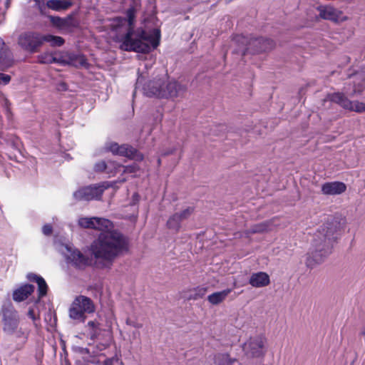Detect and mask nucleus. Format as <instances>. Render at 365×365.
<instances>
[{"instance_id": "f257e3e1", "label": "nucleus", "mask_w": 365, "mask_h": 365, "mask_svg": "<svg viewBox=\"0 0 365 365\" xmlns=\"http://www.w3.org/2000/svg\"><path fill=\"white\" fill-rule=\"evenodd\" d=\"M95 230L101 232L91 245V252L103 267H110L119 256L129 249L128 238L118 230H113V222L106 218L96 217Z\"/></svg>"}, {"instance_id": "f03ea898", "label": "nucleus", "mask_w": 365, "mask_h": 365, "mask_svg": "<svg viewBox=\"0 0 365 365\" xmlns=\"http://www.w3.org/2000/svg\"><path fill=\"white\" fill-rule=\"evenodd\" d=\"M340 223L333 218L321 225L313 236L309 252L307 253L306 265L313 268L322 263L330 253L336 234L340 230Z\"/></svg>"}, {"instance_id": "7ed1b4c3", "label": "nucleus", "mask_w": 365, "mask_h": 365, "mask_svg": "<svg viewBox=\"0 0 365 365\" xmlns=\"http://www.w3.org/2000/svg\"><path fill=\"white\" fill-rule=\"evenodd\" d=\"M128 21V30L123 36L120 46V49L126 51H135L137 53H149L155 49L160 43V31L154 29L147 32L142 29H133L135 19V10L130 8L126 11Z\"/></svg>"}, {"instance_id": "20e7f679", "label": "nucleus", "mask_w": 365, "mask_h": 365, "mask_svg": "<svg viewBox=\"0 0 365 365\" xmlns=\"http://www.w3.org/2000/svg\"><path fill=\"white\" fill-rule=\"evenodd\" d=\"M144 93L149 96L160 98H174L182 97L187 91L185 85L175 81H168L165 76L155 78L143 86Z\"/></svg>"}, {"instance_id": "39448f33", "label": "nucleus", "mask_w": 365, "mask_h": 365, "mask_svg": "<svg viewBox=\"0 0 365 365\" xmlns=\"http://www.w3.org/2000/svg\"><path fill=\"white\" fill-rule=\"evenodd\" d=\"M2 329L4 333L17 341L16 349L23 347L27 339L26 333L19 327V317L17 312L11 308L2 310Z\"/></svg>"}, {"instance_id": "423d86ee", "label": "nucleus", "mask_w": 365, "mask_h": 365, "mask_svg": "<svg viewBox=\"0 0 365 365\" xmlns=\"http://www.w3.org/2000/svg\"><path fill=\"white\" fill-rule=\"evenodd\" d=\"M235 41L245 46L240 49L242 56L247 53H257L272 49L274 47V43L272 40L264 38H248L244 36H239Z\"/></svg>"}, {"instance_id": "0eeeda50", "label": "nucleus", "mask_w": 365, "mask_h": 365, "mask_svg": "<svg viewBox=\"0 0 365 365\" xmlns=\"http://www.w3.org/2000/svg\"><path fill=\"white\" fill-rule=\"evenodd\" d=\"M95 309V305L89 297L80 295L76 297L71 304L69 317L78 322H83L86 314L93 313Z\"/></svg>"}, {"instance_id": "6e6552de", "label": "nucleus", "mask_w": 365, "mask_h": 365, "mask_svg": "<svg viewBox=\"0 0 365 365\" xmlns=\"http://www.w3.org/2000/svg\"><path fill=\"white\" fill-rule=\"evenodd\" d=\"M267 339L262 336L250 338L243 345L245 354L249 358L263 357L265 354Z\"/></svg>"}, {"instance_id": "1a4fd4ad", "label": "nucleus", "mask_w": 365, "mask_h": 365, "mask_svg": "<svg viewBox=\"0 0 365 365\" xmlns=\"http://www.w3.org/2000/svg\"><path fill=\"white\" fill-rule=\"evenodd\" d=\"M106 188L107 186L104 184L84 187L76 191L73 193V197L78 201L99 200Z\"/></svg>"}, {"instance_id": "9d476101", "label": "nucleus", "mask_w": 365, "mask_h": 365, "mask_svg": "<svg viewBox=\"0 0 365 365\" xmlns=\"http://www.w3.org/2000/svg\"><path fill=\"white\" fill-rule=\"evenodd\" d=\"M75 13H72L65 18L51 16L50 21L54 26L63 33H71L79 26V21L75 18Z\"/></svg>"}, {"instance_id": "9b49d317", "label": "nucleus", "mask_w": 365, "mask_h": 365, "mask_svg": "<svg viewBox=\"0 0 365 365\" xmlns=\"http://www.w3.org/2000/svg\"><path fill=\"white\" fill-rule=\"evenodd\" d=\"M329 101L340 105L345 109L356 112L365 111V103L349 101L343 93H334L328 96Z\"/></svg>"}, {"instance_id": "f8f14e48", "label": "nucleus", "mask_w": 365, "mask_h": 365, "mask_svg": "<svg viewBox=\"0 0 365 365\" xmlns=\"http://www.w3.org/2000/svg\"><path fill=\"white\" fill-rule=\"evenodd\" d=\"M19 44L26 51L34 53L42 45V35L25 33L19 36Z\"/></svg>"}, {"instance_id": "ddd939ff", "label": "nucleus", "mask_w": 365, "mask_h": 365, "mask_svg": "<svg viewBox=\"0 0 365 365\" xmlns=\"http://www.w3.org/2000/svg\"><path fill=\"white\" fill-rule=\"evenodd\" d=\"M319 16L321 19L329 20L335 23L346 21L349 19L343 16L342 11L331 6H320L317 7Z\"/></svg>"}, {"instance_id": "4468645a", "label": "nucleus", "mask_w": 365, "mask_h": 365, "mask_svg": "<svg viewBox=\"0 0 365 365\" xmlns=\"http://www.w3.org/2000/svg\"><path fill=\"white\" fill-rule=\"evenodd\" d=\"M106 149L114 155L128 157L136 160H142L143 155L138 154L137 150L128 145H118L116 143H110L107 145Z\"/></svg>"}, {"instance_id": "2eb2a0df", "label": "nucleus", "mask_w": 365, "mask_h": 365, "mask_svg": "<svg viewBox=\"0 0 365 365\" xmlns=\"http://www.w3.org/2000/svg\"><path fill=\"white\" fill-rule=\"evenodd\" d=\"M193 207H188L180 212H176L173 214L170 217L167 222L168 227L178 232L180 228V222L185 220L188 219L193 213Z\"/></svg>"}, {"instance_id": "dca6fc26", "label": "nucleus", "mask_w": 365, "mask_h": 365, "mask_svg": "<svg viewBox=\"0 0 365 365\" xmlns=\"http://www.w3.org/2000/svg\"><path fill=\"white\" fill-rule=\"evenodd\" d=\"M67 259L78 268H83L90 264L88 257L83 255L78 250L68 249Z\"/></svg>"}, {"instance_id": "f3484780", "label": "nucleus", "mask_w": 365, "mask_h": 365, "mask_svg": "<svg viewBox=\"0 0 365 365\" xmlns=\"http://www.w3.org/2000/svg\"><path fill=\"white\" fill-rule=\"evenodd\" d=\"M346 185L339 181L327 182L322 185L321 191L325 195H338L344 192Z\"/></svg>"}, {"instance_id": "a211bd4d", "label": "nucleus", "mask_w": 365, "mask_h": 365, "mask_svg": "<svg viewBox=\"0 0 365 365\" xmlns=\"http://www.w3.org/2000/svg\"><path fill=\"white\" fill-rule=\"evenodd\" d=\"M14 60L12 54L4 41L0 40V68L4 70L11 67Z\"/></svg>"}, {"instance_id": "6ab92c4d", "label": "nucleus", "mask_w": 365, "mask_h": 365, "mask_svg": "<svg viewBox=\"0 0 365 365\" xmlns=\"http://www.w3.org/2000/svg\"><path fill=\"white\" fill-rule=\"evenodd\" d=\"M249 283L257 288L266 287L270 283L269 276L264 272L253 273L250 276Z\"/></svg>"}, {"instance_id": "aec40b11", "label": "nucleus", "mask_w": 365, "mask_h": 365, "mask_svg": "<svg viewBox=\"0 0 365 365\" xmlns=\"http://www.w3.org/2000/svg\"><path fill=\"white\" fill-rule=\"evenodd\" d=\"M207 292V287H197L182 292V297L186 300H197L203 297Z\"/></svg>"}, {"instance_id": "412c9836", "label": "nucleus", "mask_w": 365, "mask_h": 365, "mask_svg": "<svg viewBox=\"0 0 365 365\" xmlns=\"http://www.w3.org/2000/svg\"><path fill=\"white\" fill-rule=\"evenodd\" d=\"M34 290L31 284H25L16 289L13 293V299L16 302H22L27 299Z\"/></svg>"}, {"instance_id": "4be33fe9", "label": "nucleus", "mask_w": 365, "mask_h": 365, "mask_svg": "<svg viewBox=\"0 0 365 365\" xmlns=\"http://www.w3.org/2000/svg\"><path fill=\"white\" fill-rule=\"evenodd\" d=\"M73 5L71 0H48L46 6L53 11H66Z\"/></svg>"}, {"instance_id": "5701e85b", "label": "nucleus", "mask_w": 365, "mask_h": 365, "mask_svg": "<svg viewBox=\"0 0 365 365\" xmlns=\"http://www.w3.org/2000/svg\"><path fill=\"white\" fill-rule=\"evenodd\" d=\"M231 292V289H227L220 292H214L207 297V301L212 305L220 304L225 300Z\"/></svg>"}, {"instance_id": "b1692460", "label": "nucleus", "mask_w": 365, "mask_h": 365, "mask_svg": "<svg viewBox=\"0 0 365 365\" xmlns=\"http://www.w3.org/2000/svg\"><path fill=\"white\" fill-rule=\"evenodd\" d=\"M48 42L51 46H61L64 43V39L61 36L51 34L42 35V43Z\"/></svg>"}, {"instance_id": "393cba45", "label": "nucleus", "mask_w": 365, "mask_h": 365, "mask_svg": "<svg viewBox=\"0 0 365 365\" xmlns=\"http://www.w3.org/2000/svg\"><path fill=\"white\" fill-rule=\"evenodd\" d=\"M269 223L267 222H262L259 224H256L252 226L250 229L247 230L245 232V235L246 236H249L250 235L256 234V233H262L268 230Z\"/></svg>"}, {"instance_id": "a878e982", "label": "nucleus", "mask_w": 365, "mask_h": 365, "mask_svg": "<svg viewBox=\"0 0 365 365\" xmlns=\"http://www.w3.org/2000/svg\"><path fill=\"white\" fill-rule=\"evenodd\" d=\"M215 363L217 365H234L237 363L236 359H232L227 354H218L215 356Z\"/></svg>"}, {"instance_id": "bb28decb", "label": "nucleus", "mask_w": 365, "mask_h": 365, "mask_svg": "<svg viewBox=\"0 0 365 365\" xmlns=\"http://www.w3.org/2000/svg\"><path fill=\"white\" fill-rule=\"evenodd\" d=\"M96 217H81L78 224L80 227L87 229H95L96 223Z\"/></svg>"}, {"instance_id": "cd10ccee", "label": "nucleus", "mask_w": 365, "mask_h": 365, "mask_svg": "<svg viewBox=\"0 0 365 365\" xmlns=\"http://www.w3.org/2000/svg\"><path fill=\"white\" fill-rule=\"evenodd\" d=\"M91 339H96L100 334V324L97 321H90L87 324Z\"/></svg>"}, {"instance_id": "c85d7f7f", "label": "nucleus", "mask_w": 365, "mask_h": 365, "mask_svg": "<svg viewBox=\"0 0 365 365\" xmlns=\"http://www.w3.org/2000/svg\"><path fill=\"white\" fill-rule=\"evenodd\" d=\"M35 277V281L38 284V297L39 298L43 297L45 296L47 293V284L45 282V280L40 276H34Z\"/></svg>"}, {"instance_id": "c756f323", "label": "nucleus", "mask_w": 365, "mask_h": 365, "mask_svg": "<svg viewBox=\"0 0 365 365\" xmlns=\"http://www.w3.org/2000/svg\"><path fill=\"white\" fill-rule=\"evenodd\" d=\"M106 173L109 175H115L121 169V165L114 161L106 162Z\"/></svg>"}, {"instance_id": "7c9ffc66", "label": "nucleus", "mask_w": 365, "mask_h": 365, "mask_svg": "<svg viewBox=\"0 0 365 365\" xmlns=\"http://www.w3.org/2000/svg\"><path fill=\"white\" fill-rule=\"evenodd\" d=\"M39 61L42 63L51 64L53 63H59L60 60L50 53H44L39 56Z\"/></svg>"}, {"instance_id": "2f4dec72", "label": "nucleus", "mask_w": 365, "mask_h": 365, "mask_svg": "<svg viewBox=\"0 0 365 365\" xmlns=\"http://www.w3.org/2000/svg\"><path fill=\"white\" fill-rule=\"evenodd\" d=\"M106 162L101 160L95 164L94 170L98 173L104 172L106 173Z\"/></svg>"}, {"instance_id": "473e14b6", "label": "nucleus", "mask_w": 365, "mask_h": 365, "mask_svg": "<svg viewBox=\"0 0 365 365\" xmlns=\"http://www.w3.org/2000/svg\"><path fill=\"white\" fill-rule=\"evenodd\" d=\"M121 168L123 169V173H135L138 170V167L135 165H131L128 166H121Z\"/></svg>"}, {"instance_id": "72a5a7b5", "label": "nucleus", "mask_w": 365, "mask_h": 365, "mask_svg": "<svg viewBox=\"0 0 365 365\" xmlns=\"http://www.w3.org/2000/svg\"><path fill=\"white\" fill-rule=\"evenodd\" d=\"M10 81L11 76L9 75L0 73V85H6L10 82Z\"/></svg>"}, {"instance_id": "f704fd0d", "label": "nucleus", "mask_w": 365, "mask_h": 365, "mask_svg": "<svg viewBox=\"0 0 365 365\" xmlns=\"http://www.w3.org/2000/svg\"><path fill=\"white\" fill-rule=\"evenodd\" d=\"M52 226L49 224H46L43 225L42 227V232L46 236L51 235L52 233Z\"/></svg>"}, {"instance_id": "c9c22d12", "label": "nucleus", "mask_w": 365, "mask_h": 365, "mask_svg": "<svg viewBox=\"0 0 365 365\" xmlns=\"http://www.w3.org/2000/svg\"><path fill=\"white\" fill-rule=\"evenodd\" d=\"M126 324L129 326H132L133 327H135V328H141L142 327V324H140V323H137L135 322H133L132 321L130 318H128L126 319Z\"/></svg>"}, {"instance_id": "e433bc0d", "label": "nucleus", "mask_w": 365, "mask_h": 365, "mask_svg": "<svg viewBox=\"0 0 365 365\" xmlns=\"http://www.w3.org/2000/svg\"><path fill=\"white\" fill-rule=\"evenodd\" d=\"M38 9L42 12L44 7L45 0H34Z\"/></svg>"}, {"instance_id": "4c0bfd02", "label": "nucleus", "mask_w": 365, "mask_h": 365, "mask_svg": "<svg viewBox=\"0 0 365 365\" xmlns=\"http://www.w3.org/2000/svg\"><path fill=\"white\" fill-rule=\"evenodd\" d=\"M78 351L80 354H81L83 355H84V354L89 355L90 354V351L87 348L79 347V348H78Z\"/></svg>"}, {"instance_id": "58836bf2", "label": "nucleus", "mask_w": 365, "mask_h": 365, "mask_svg": "<svg viewBox=\"0 0 365 365\" xmlns=\"http://www.w3.org/2000/svg\"><path fill=\"white\" fill-rule=\"evenodd\" d=\"M103 365H113V359L110 358L104 361Z\"/></svg>"}, {"instance_id": "ea45409f", "label": "nucleus", "mask_w": 365, "mask_h": 365, "mask_svg": "<svg viewBox=\"0 0 365 365\" xmlns=\"http://www.w3.org/2000/svg\"><path fill=\"white\" fill-rule=\"evenodd\" d=\"M34 276H36V274H30L28 275V278L30 279V280H33V281H35V277Z\"/></svg>"}, {"instance_id": "a19ab883", "label": "nucleus", "mask_w": 365, "mask_h": 365, "mask_svg": "<svg viewBox=\"0 0 365 365\" xmlns=\"http://www.w3.org/2000/svg\"><path fill=\"white\" fill-rule=\"evenodd\" d=\"M142 81H143L142 77H138V78L137 80V82H136V84L137 85H140V84H142Z\"/></svg>"}, {"instance_id": "79ce46f5", "label": "nucleus", "mask_w": 365, "mask_h": 365, "mask_svg": "<svg viewBox=\"0 0 365 365\" xmlns=\"http://www.w3.org/2000/svg\"><path fill=\"white\" fill-rule=\"evenodd\" d=\"M86 359H87L88 361H90V362H91V363H93V364H98V363H99V361H96V360H95V359H88V358H86Z\"/></svg>"}, {"instance_id": "37998d69", "label": "nucleus", "mask_w": 365, "mask_h": 365, "mask_svg": "<svg viewBox=\"0 0 365 365\" xmlns=\"http://www.w3.org/2000/svg\"><path fill=\"white\" fill-rule=\"evenodd\" d=\"M365 74V71H364V73H356V76L360 78H362L364 76V75Z\"/></svg>"}, {"instance_id": "c03bdc74", "label": "nucleus", "mask_w": 365, "mask_h": 365, "mask_svg": "<svg viewBox=\"0 0 365 365\" xmlns=\"http://www.w3.org/2000/svg\"><path fill=\"white\" fill-rule=\"evenodd\" d=\"M29 315L31 317L34 318V312H33L32 310H30V311L29 312Z\"/></svg>"}, {"instance_id": "a18cd8bd", "label": "nucleus", "mask_w": 365, "mask_h": 365, "mask_svg": "<svg viewBox=\"0 0 365 365\" xmlns=\"http://www.w3.org/2000/svg\"><path fill=\"white\" fill-rule=\"evenodd\" d=\"M361 91V89L360 88H354V91H353V93H356V92H360Z\"/></svg>"}, {"instance_id": "49530a36", "label": "nucleus", "mask_w": 365, "mask_h": 365, "mask_svg": "<svg viewBox=\"0 0 365 365\" xmlns=\"http://www.w3.org/2000/svg\"><path fill=\"white\" fill-rule=\"evenodd\" d=\"M173 153V150H172L171 151H170L168 153H165V155H168V154Z\"/></svg>"}, {"instance_id": "de8ad7c7", "label": "nucleus", "mask_w": 365, "mask_h": 365, "mask_svg": "<svg viewBox=\"0 0 365 365\" xmlns=\"http://www.w3.org/2000/svg\"><path fill=\"white\" fill-rule=\"evenodd\" d=\"M84 61H85V60H84V59H82V61H81V64H83V63H84Z\"/></svg>"}]
</instances>
